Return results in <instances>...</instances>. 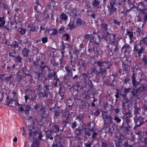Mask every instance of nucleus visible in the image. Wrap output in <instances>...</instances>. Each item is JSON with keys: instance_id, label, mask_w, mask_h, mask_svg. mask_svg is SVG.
I'll return each instance as SVG.
<instances>
[{"instance_id": "obj_24", "label": "nucleus", "mask_w": 147, "mask_h": 147, "mask_svg": "<svg viewBox=\"0 0 147 147\" xmlns=\"http://www.w3.org/2000/svg\"><path fill=\"white\" fill-rule=\"evenodd\" d=\"M132 29L129 30L128 29H127L126 30V33L125 34L126 36H128L130 39L133 36V32L132 31Z\"/></svg>"}, {"instance_id": "obj_52", "label": "nucleus", "mask_w": 147, "mask_h": 147, "mask_svg": "<svg viewBox=\"0 0 147 147\" xmlns=\"http://www.w3.org/2000/svg\"><path fill=\"white\" fill-rule=\"evenodd\" d=\"M114 120L116 121L117 123H119L121 121V119L119 118L118 117L116 116H115L114 118Z\"/></svg>"}, {"instance_id": "obj_53", "label": "nucleus", "mask_w": 147, "mask_h": 147, "mask_svg": "<svg viewBox=\"0 0 147 147\" xmlns=\"http://www.w3.org/2000/svg\"><path fill=\"white\" fill-rule=\"evenodd\" d=\"M133 86L136 87L137 85L139 84V83L137 82L136 80L132 82Z\"/></svg>"}, {"instance_id": "obj_41", "label": "nucleus", "mask_w": 147, "mask_h": 147, "mask_svg": "<svg viewBox=\"0 0 147 147\" xmlns=\"http://www.w3.org/2000/svg\"><path fill=\"white\" fill-rule=\"evenodd\" d=\"M26 31V29L22 28H19L18 29V32L22 35L25 34Z\"/></svg>"}, {"instance_id": "obj_18", "label": "nucleus", "mask_w": 147, "mask_h": 147, "mask_svg": "<svg viewBox=\"0 0 147 147\" xmlns=\"http://www.w3.org/2000/svg\"><path fill=\"white\" fill-rule=\"evenodd\" d=\"M30 52V50L28 48L25 47L22 49V54L24 57H27Z\"/></svg>"}, {"instance_id": "obj_64", "label": "nucleus", "mask_w": 147, "mask_h": 147, "mask_svg": "<svg viewBox=\"0 0 147 147\" xmlns=\"http://www.w3.org/2000/svg\"><path fill=\"white\" fill-rule=\"evenodd\" d=\"M37 123V120L36 119H34L33 121L32 125L33 126L36 124Z\"/></svg>"}, {"instance_id": "obj_61", "label": "nucleus", "mask_w": 147, "mask_h": 147, "mask_svg": "<svg viewBox=\"0 0 147 147\" xmlns=\"http://www.w3.org/2000/svg\"><path fill=\"white\" fill-rule=\"evenodd\" d=\"M132 82L136 80V77L135 76V74H133L132 76L131 77Z\"/></svg>"}, {"instance_id": "obj_44", "label": "nucleus", "mask_w": 147, "mask_h": 147, "mask_svg": "<svg viewBox=\"0 0 147 147\" xmlns=\"http://www.w3.org/2000/svg\"><path fill=\"white\" fill-rule=\"evenodd\" d=\"M53 109L54 110V112L55 113H54V115L55 116H56L57 117L59 116V115H60V112L56 110V108H51V109Z\"/></svg>"}, {"instance_id": "obj_26", "label": "nucleus", "mask_w": 147, "mask_h": 147, "mask_svg": "<svg viewBox=\"0 0 147 147\" xmlns=\"http://www.w3.org/2000/svg\"><path fill=\"white\" fill-rule=\"evenodd\" d=\"M140 107H135L134 108V112L135 116H141L140 115Z\"/></svg>"}, {"instance_id": "obj_60", "label": "nucleus", "mask_w": 147, "mask_h": 147, "mask_svg": "<svg viewBox=\"0 0 147 147\" xmlns=\"http://www.w3.org/2000/svg\"><path fill=\"white\" fill-rule=\"evenodd\" d=\"M130 80V78H125L124 80V83L126 84H127V83H128L129 81Z\"/></svg>"}, {"instance_id": "obj_17", "label": "nucleus", "mask_w": 147, "mask_h": 147, "mask_svg": "<svg viewBox=\"0 0 147 147\" xmlns=\"http://www.w3.org/2000/svg\"><path fill=\"white\" fill-rule=\"evenodd\" d=\"M28 27L30 28L29 31L32 32H37L39 28L38 26H36L32 24H29L28 26Z\"/></svg>"}, {"instance_id": "obj_39", "label": "nucleus", "mask_w": 147, "mask_h": 147, "mask_svg": "<svg viewBox=\"0 0 147 147\" xmlns=\"http://www.w3.org/2000/svg\"><path fill=\"white\" fill-rule=\"evenodd\" d=\"M24 43L25 44V47L27 48H28L30 47L31 42L28 39H26V41L24 42Z\"/></svg>"}, {"instance_id": "obj_30", "label": "nucleus", "mask_w": 147, "mask_h": 147, "mask_svg": "<svg viewBox=\"0 0 147 147\" xmlns=\"http://www.w3.org/2000/svg\"><path fill=\"white\" fill-rule=\"evenodd\" d=\"M76 22L78 26L84 25L85 24V22L82 20L80 18H78L76 20Z\"/></svg>"}, {"instance_id": "obj_8", "label": "nucleus", "mask_w": 147, "mask_h": 147, "mask_svg": "<svg viewBox=\"0 0 147 147\" xmlns=\"http://www.w3.org/2000/svg\"><path fill=\"white\" fill-rule=\"evenodd\" d=\"M107 66L104 67V69L102 67H100L98 70L97 71L98 75H103L104 74H106L107 69H109L111 65L110 62L107 63Z\"/></svg>"}, {"instance_id": "obj_23", "label": "nucleus", "mask_w": 147, "mask_h": 147, "mask_svg": "<svg viewBox=\"0 0 147 147\" xmlns=\"http://www.w3.org/2000/svg\"><path fill=\"white\" fill-rule=\"evenodd\" d=\"M48 32L51 35H54L57 34L58 31L57 30L55 29H48L47 30Z\"/></svg>"}, {"instance_id": "obj_40", "label": "nucleus", "mask_w": 147, "mask_h": 147, "mask_svg": "<svg viewBox=\"0 0 147 147\" xmlns=\"http://www.w3.org/2000/svg\"><path fill=\"white\" fill-rule=\"evenodd\" d=\"M31 107L30 106L27 105H25L24 107L25 113L26 114L28 113Z\"/></svg>"}, {"instance_id": "obj_21", "label": "nucleus", "mask_w": 147, "mask_h": 147, "mask_svg": "<svg viewBox=\"0 0 147 147\" xmlns=\"http://www.w3.org/2000/svg\"><path fill=\"white\" fill-rule=\"evenodd\" d=\"M124 93L123 94L121 92H120V94L121 95L122 97L123 98L126 97L127 94L129 93L130 91L131 88H124Z\"/></svg>"}, {"instance_id": "obj_62", "label": "nucleus", "mask_w": 147, "mask_h": 147, "mask_svg": "<svg viewBox=\"0 0 147 147\" xmlns=\"http://www.w3.org/2000/svg\"><path fill=\"white\" fill-rule=\"evenodd\" d=\"M144 141H142V139H140L139 141L141 142H144L145 144H147V138H145L144 139Z\"/></svg>"}, {"instance_id": "obj_9", "label": "nucleus", "mask_w": 147, "mask_h": 147, "mask_svg": "<svg viewBox=\"0 0 147 147\" xmlns=\"http://www.w3.org/2000/svg\"><path fill=\"white\" fill-rule=\"evenodd\" d=\"M140 93L141 92L138 88L134 89L131 92V94L136 99H139L141 98Z\"/></svg>"}, {"instance_id": "obj_16", "label": "nucleus", "mask_w": 147, "mask_h": 147, "mask_svg": "<svg viewBox=\"0 0 147 147\" xmlns=\"http://www.w3.org/2000/svg\"><path fill=\"white\" fill-rule=\"evenodd\" d=\"M128 101L129 100L127 98H123V100H122L121 104V106L123 109H125L127 106L128 105L127 103Z\"/></svg>"}, {"instance_id": "obj_38", "label": "nucleus", "mask_w": 147, "mask_h": 147, "mask_svg": "<svg viewBox=\"0 0 147 147\" xmlns=\"http://www.w3.org/2000/svg\"><path fill=\"white\" fill-rule=\"evenodd\" d=\"M100 25L101 28L107 31L108 30L107 27L108 26V24L106 23L105 22H102L101 23Z\"/></svg>"}, {"instance_id": "obj_1", "label": "nucleus", "mask_w": 147, "mask_h": 147, "mask_svg": "<svg viewBox=\"0 0 147 147\" xmlns=\"http://www.w3.org/2000/svg\"><path fill=\"white\" fill-rule=\"evenodd\" d=\"M142 44L147 45V36L140 41L139 44L135 45L134 46L133 52L134 53H137L139 57L141 56L142 54L145 50V49L141 46Z\"/></svg>"}, {"instance_id": "obj_29", "label": "nucleus", "mask_w": 147, "mask_h": 147, "mask_svg": "<svg viewBox=\"0 0 147 147\" xmlns=\"http://www.w3.org/2000/svg\"><path fill=\"white\" fill-rule=\"evenodd\" d=\"M42 105V103H41L36 104L34 107V109L36 110L39 109L40 111H42V110L43 109Z\"/></svg>"}, {"instance_id": "obj_58", "label": "nucleus", "mask_w": 147, "mask_h": 147, "mask_svg": "<svg viewBox=\"0 0 147 147\" xmlns=\"http://www.w3.org/2000/svg\"><path fill=\"white\" fill-rule=\"evenodd\" d=\"M76 121H74L72 123L71 127L72 128H74L76 127Z\"/></svg>"}, {"instance_id": "obj_25", "label": "nucleus", "mask_w": 147, "mask_h": 147, "mask_svg": "<svg viewBox=\"0 0 147 147\" xmlns=\"http://www.w3.org/2000/svg\"><path fill=\"white\" fill-rule=\"evenodd\" d=\"M5 17L4 16L0 17V28L3 27L5 23Z\"/></svg>"}, {"instance_id": "obj_4", "label": "nucleus", "mask_w": 147, "mask_h": 147, "mask_svg": "<svg viewBox=\"0 0 147 147\" xmlns=\"http://www.w3.org/2000/svg\"><path fill=\"white\" fill-rule=\"evenodd\" d=\"M116 2L114 1H111L107 5V8L108 13L110 15L117 11V8L116 7Z\"/></svg>"}, {"instance_id": "obj_2", "label": "nucleus", "mask_w": 147, "mask_h": 147, "mask_svg": "<svg viewBox=\"0 0 147 147\" xmlns=\"http://www.w3.org/2000/svg\"><path fill=\"white\" fill-rule=\"evenodd\" d=\"M112 36L113 37L110 38L109 43L111 45L110 49L111 52L112 53L114 54L115 53H116L119 51L118 48L119 43L115 39V35H113Z\"/></svg>"}, {"instance_id": "obj_27", "label": "nucleus", "mask_w": 147, "mask_h": 147, "mask_svg": "<svg viewBox=\"0 0 147 147\" xmlns=\"http://www.w3.org/2000/svg\"><path fill=\"white\" fill-rule=\"evenodd\" d=\"M142 112L143 115L147 117V106L146 105H144L142 106Z\"/></svg>"}, {"instance_id": "obj_5", "label": "nucleus", "mask_w": 147, "mask_h": 147, "mask_svg": "<svg viewBox=\"0 0 147 147\" xmlns=\"http://www.w3.org/2000/svg\"><path fill=\"white\" fill-rule=\"evenodd\" d=\"M44 62L43 61H41L40 60H38L37 61L36 63V68L39 70L38 72L39 75L42 73L44 69L46 68L49 67L46 65L41 66L42 65L44 64Z\"/></svg>"}, {"instance_id": "obj_42", "label": "nucleus", "mask_w": 147, "mask_h": 147, "mask_svg": "<svg viewBox=\"0 0 147 147\" xmlns=\"http://www.w3.org/2000/svg\"><path fill=\"white\" fill-rule=\"evenodd\" d=\"M42 9V7L40 4L37 5L36 7H34V9L38 12H40Z\"/></svg>"}, {"instance_id": "obj_31", "label": "nucleus", "mask_w": 147, "mask_h": 147, "mask_svg": "<svg viewBox=\"0 0 147 147\" xmlns=\"http://www.w3.org/2000/svg\"><path fill=\"white\" fill-rule=\"evenodd\" d=\"M138 89L140 92L145 91L147 89L146 85V84H141L140 86Z\"/></svg>"}, {"instance_id": "obj_47", "label": "nucleus", "mask_w": 147, "mask_h": 147, "mask_svg": "<svg viewBox=\"0 0 147 147\" xmlns=\"http://www.w3.org/2000/svg\"><path fill=\"white\" fill-rule=\"evenodd\" d=\"M83 119V116L82 115L79 114L77 117V119L79 120V121H82Z\"/></svg>"}, {"instance_id": "obj_57", "label": "nucleus", "mask_w": 147, "mask_h": 147, "mask_svg": "<svg viewBox=\"0 0 147 147\" xmlns=\"http://www.w3.org/2000/svg\"><path fill=\"white\" fill-rule=\"evenodd\" d=\"M114 23L115 24L119 26L120 25V22L118 20H114Z\"/></svg>"}, {"instance_id": "obj_6", "label": "nucleus", "mask_w": 147, "mask_h": 147, "mask_svg": "<svg viewBox=\"0 0 147 147\" xmlns=\"http://www.w3.org/2000/svg\"><path fill=\"white\" fill-rule=\"evenodd\" d=\"M47 70L49 72V74L48 77L49 79L55 80L56 81V84L58 81H59V79L57 78L55 73L54 71H53V73H51L52 70L49 67H47Z\"/></svg>"}, {"instance_id": "obj_63", "label": "nucleus", "mask_w": 147, "mask_h": 147, "mask_svg": "<svg viewBox=\"0 0 147 147\" xmlns=\"http://www.w3.org/2000/svg\"><path fill=\"white\" fill-rule=\"evenodd\" d=\"M64 29V28L63 27H62L59 29V32L60 33H62L63 32Z\"/></svg>"}, {"instance_id": "obj_59", "label": "nucleus", "mask_w": 147, "mask_h": 147, "mask_svg": "<svg viewBox=\"0 0 147 147\" xmlns=\"http://www.w3.org/2000/svg\"><path fill=\"white\" fill-rule=\"evenodd\" d=\"M100 113V111L98 110H96L94 112V114L96 116L98 115Z\"/></svg>"}, {"instance_id": "obj_3", "label": "nucleus", "mask_w": 147, "mask_h": 147, "mask_svg": "<svg viewBox=\"0 0 147 147\" xmlns=\"http://www.w3.org/2000/svg\"><path fill=\"white\" fill-rule=\"evenodd\" d=\"M41 85H39L36 86V89L38 90L39 96L40 97L43 98H47L49 94V86L46 85L44 88L43 92H42L41 90Z\"/></svg>"}, {"instance_id": "obj_32", "label": "nucleus", "mask_w": 147, "mask_h": 147, "mask_svg": "<svg viewBox=\"0 0 147 147\" xmlns=\"http://www.w3.org/2000/svg\"><path fill=\"white\" fill-rule=\"evenodd\" d=\"M98 131L94 128L92 129L91 134H92V138L94 139L98 135Z\"/></svg>"}, {"instance_id": "obj_15", "label": "nucleus", "mask_w": 147, "mask_h": 147, "mask_svg": "<svg viewBox=\"0 0 147 147\" xmlns=\"http://www.w3.org/2000/svg\"><path fill=\"white\" fill-rule=\"evenodd\" d=\"M65 69L67 72V76L69 78L73 76L71 69L66 66L65 68Z\"/></svg>"}, {"instance_id": "obj_35", "label": "nucleus", "mask_w": 147, "mask_h": 147, "mask_svg": "<svg viewBox=\"0 0 147 147\" xmlns=\"http://www.w3.org/2000/svg\"><path fill=\"white\" fill-rule=\"evenodd\" d=\"M15 99L13 98L11 100L9 101L7 103V105L12 107H15V103H14Z\"/></svg>"}, {"instance_id": "obj_33", "label": "nucleus", "mask_w": 147, "mask_h": 147, "mask_svg": "<svg viewBox=\"0 0 147 147\" xmlns=\"http://www.w3.org/2000/svg\"><path fill=\"white\" fill-rule=\"evenodd\" d=\"M93 36L92 34H86L84 36V38L89 40L90 42L92 40V39L93 38Z\"/></svg>"}, {"instance_id": "obj_7", "label": "nucleus", "mask_w": 147, "mask_h": 147, "mask_svg": "<svg viewBox=\"0 0 147 147\" xmlns=\"http://www.w3.org/2000/svg\"><path fill=\"white\" fill-rule=\"evenodd\" d=\"M134 119L137 127L140 126L141 124L145 122L144 121V118L141 116H134Z\"/></svg>"}, {"instance_id": "obj_12", "label": "nucleus", "mask_w": 147, "mask_h": 147, "mask_svg": "<svg viewBox=\"0 0 147 147\" xmlns=\"http://www.w3.org/2000/svg\"><path fill=\"white\" fill-rule=\"evenodd\" d=\"M110 62L109 61H98L96 62H95L94 63L95 64H97L98 66L100 67H101L102 66H104V67H106V66H107V63Z\"/></svg>"}, {"instance_id": "obj_28", "label": "nucleus", "mask_w": 147, "mask_h": 147, "mask_svg": "<svg viewBox=\"0 0 147 147\" xmlns=\"http://www.w3.org/2000/svg\"><path fill=\"white\" fill-rule=\"evenodd\" d=\"M92 5L94 7L100 8V2L98 0H94L92 3Z\"/></svg>"}, {"instance_id": "obj_22", "label": "nucleus", "mask_w": 147, "mask_h": 147, "mask_svg": "<svg viewBox=\"0 0 147 147\" xmlns=\"http://www.w3.org/2000/svg\"><path fill=\"white\" fill-rule=\"evenodd\" d=\"M68 26L71 29H74L77 26L76 22H75L74 20L72 21H70V23L68 24Z\"/></svg>"}, {"instance_id": "obj_56", "label": "nucleus", "mask_w": 147, "mask_h": 147, "mask_svg": "<svg viewBox=\"0 0 147 147\" xmlns=\"http://www.w3.org/2000/svg\"><path fill=\"white\" fill-rule=\"evenodd\" d=\"M64 37L66 40H68L69 38V37L68 34H66L64 35Z\"/></svg>"}, {"instance_id": "obj_14", "label": "nucleus", "mask_w": 147, "mask_h": 147, "mask_svg": "<svg viewBox=\"0 0 147 147\" xmlns=\"http://www.w3.org/2000/svg\"><path fill=\"white\" fill-rule=\"evenodd\" d=\"M97 38H94L93 37V38L92 39V40L90 42L92 43V44H94L95 45H100L99 38L100 37L98 35H97Z\"/></svg>"}, {"instance_id": "obj_43", "label": "nucleus", "mask_w": 147, "mask_h": 147, "mask_svg": "<svg viewBox=\"0 0 147 147\" xmlns=\"http://www.w3.org/2000/svg\"><path fill=\"white\" fill-rule=\"evenodd\" d=\"M22 58L20 56H18L16 57L14 60L15 61L21 63L22 62Z\"/></svg>"}, {"instance_id": "obj_50", "label": "nucleus", "mask_w": 147, "mask_h": 147, "mask_svg": "<svg viewBox=\"0 0 147 147\" xmlns=\"http://www.w3.org/2000/svg\"><path fill=\"white\" fill-rule=\"evenodd\" d=\"M12 75L10 74V76L9 77L6 78H5V80L7 82H9L10 83H11V82L10 80L12 78Z\"/></svg>"}, {"instance_id": "obj_36", "label": "nucleus", "mask_w": 147, "mask_h": 147, "mask_svg": "<svg viewBox=\"0 0 147 147\" xmlns=\"http://www.w3.org/2000/svg\"><path fill=\"white\" fill-rule=\"evenodd\" d=\"M92 131V129H90L89 128L86 129L84 131V134L86 135L90 136L91 134Z\"/></svg>"}, {"instance_id": "obj_45", "label": "nucleus", "mask_w": 147, "mask_h": 147, "mask_svg": "<svg viewBox=\"0 0 147 147\" xmlns=\"http://www.w3.org/2000/svg\"><path fill=\"white\" fill-rule=\"evenodd\" d=\"M14 18L15 20V22L17 24L18 23L20 22V20L19 19L18 16V15L16 14L14 15Z\"/></svg>"}, {"instance_id": "obj_55", "label": "nucleus", "mask_w": 147, "mask_h": 147, "mask_svg": "<svg viewBox=\"0 0 147 147\" xmlns=\"http://www.w3.org/2000/svg\"><path fill=\"white\" fill-rule=\"evenodd\" d=\"M96 71H97H97H96V68L94 67H93L91 70V74H92L93 73H95Z\"/></svg>"}, {"instance_id": "obj_51", "label": "nucleus", "mask_w": 147, "mask_h": 147, "mask_svg": "<svg viewBox=\"0 0 147 147\" xmlns=\"http://www.w3.org/2000/svg\"><path fill=\"white\" fill-rule=\"evenodd\" d=\"M142 60L144 62L145 65H146L147 63V55H144Z\"/></svg>"}, {"instance_id": "obj_54", "label": "nucleus", "mask_w": 147, "mask_h": 147, "mask_svg": "<svg viewBox=\"0 0 147 147\" xmlns=\"http://www.w3.org/2000/svg\"><path fill=\"white\" fill-rule=\"evenodd\" d=\"M143 12L144 14L143 20L144 22H147V14L145 13L144 11Z\"/></svg>"}, {"instance_id": "obj_19", "label": "nucleus", "mask_w": 147, "mask_h": 147, "mask_svg": "<svg viewBox=\"0 0 147 147\" xmlns=\"http://www.w3.org/2000/svg\"><path fill=\"white\" fill-rule=\"evenodd\" d=\"M103 120L105 125H109L112 123L113 120L110 116L103 119Z\"/></svg>"}, {"instance_id": "obj_13", "label": "nucleus", "mask_w": 147, "mask_h": 147, "mask_svg": "<svg viewBox=\"0 0 147 147\" xmlns=\"http://www.w3.org/2000/svg\"><path fill=\"white\" fill-rule=\"evenodd\" d=\"M112 35H111L110 33H109L108 32H106L104 33L102 36V38L104 39L105 40L108 41L110 40V38L112 37Z\"/></svg>"}, {"instance_id": "obj_20", "label": "nucleus", "mask_w": 147, "mask_h": 147, "mask_svg": "<svg viewBox=\"0 0 147 147\" xmlns=\"http://www.w3.org/2000/svg\"><path fill=\"white\" fill-rule=\"evenodd\" d=\"M68 19V16L63 13L60 14L59 17V20L60 22L63 21L66 22Z\"/></svg>"}, {"instance_id": "obj_11", "label": "nucleus", "mask_w": 147, "mask_h": 147, "mask_svg": "<svg viewBox=\"0 0 147 147\" xmlns=\"http://www.w3.org/2000/svg\"><path fill=\"white\" fill-rule=\"evenodd\" d=\"M134 30L136 32H134V34L135 35L136 33H137V36H143L144 35V33L142 30H141L140 28L138 27H136L134 28Z\"/></svg>"}, {"instance_id": "obj_10", "label": "nucleus", "mask_w": 147, "mask_h": 147, "mask_svg": "<svg viewBox=\"0 0 147 147\" xmlns=\"http://www.w3.org/2000/svg\"><path fill=\"white\" fill-rule=\"evenodd\" d=\"M29 135L30 137L33 138L37 134V132L35 128L33 127H30L29 129Z\"/></svg>"}, {"instance_id": "obj_46", "label": "nucleus", "mask_w": 147, "mask_h": 147, "mask_svg": "<svg viewBox=\"0 0 147 147\" xmlns=\"http://www.w3.org/2000/svg\"><path fill=\"white\" fill-rule=\"evenodd\" d=\"M75 12H74L72 13V17L74 18H77L79 17V14L78 12H77L75 11Z\"/></svg>"}, {"instance_id": "obj_48", "label": "nucleus", "mask_w": 147, "mask_h": 147, "mask_svg": "<svg viewBox=\"0 0 147 147\" xmlns=\"http://www.w3.org/2000/svg\"><path fill=\"white\" fill-rule=\"evenodd\" d=\"M41 40L43 43H46L48 41V38L47 37H44L42 38Z\"/></svg>"}, {"instance_id": "obj_49", "label": "nucleus", "mask_w": 147, "mask_h": 147, "mask_svg": "<svg viewBox=\"0 0 147 147\" xmlns=\"http://www.w3.org/2000/svg\"><path fill=\"white\" fill-rule=\"evenodd\" d=\"M12 45L15 48L19 47V44L16 41H13L12 43Z\"/></svg>"}, {"instance_id": "obj_37", "label": "nucleus", "mask_w": 147, "mask_h": 147, "mask_svg": "<svg viewBox=\"0 0 147 147\" xmlns=\"http://www.w3.org/2000/svg\"><path fill=\"white\" fill-rule=\"evenodd\" d=\"M108 111H103L102 112V116L103 119L107 118L110 117V115H108Z\"/></svg>"}, {"instance_id": "obj_34", "label": "nucleus", "mask_w": 147, "mask_h": 147, "mask_svg": "<svg viewBox=\"0 0 147 147\" xmlns=\"http://www.w3.org/2000/svg\"><path fill=\"white\" fill-rule=\"evenodd\" d=\"M52 130L53 132L57 133L59 131V126L58 125H55L52 127Z\"/></svg>"}]
</instances>
